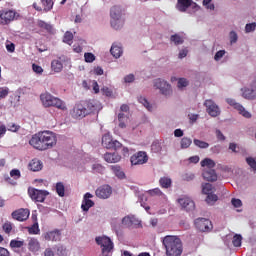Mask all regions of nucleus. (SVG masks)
Here are the masks:
<instances>
[{"instance_id":"obj_1","label":"nucleus","mask_w":256,"mask_h":256,"mask_svg":"<svg viewBox=\"0 0 256 256\" xmlns=\"http://www.w3.org/2000/svg\"><path fill=\"white\" fill-rule=\"evenodd\" d=\"M29 145L38 151H47L57 145V136L51 131L38 132L29 140Z\"/></svg>"},{"instance_id":"obj_2","label":"nucleus","mask_w":256,"mask_h":256,"mask_svg":"<svg viewBox=\"0 0 256 256\" xmlns=\"http://www.w3.org/2000/svg\"><path fill=\"white\" fill-rule=\"evenodd\" d=\"M167 256H181L183 254V242L178 236H165L162 239Z\"/></svg>"},{"instance_id":"obj_3","label":"nucleus","mask_w":256,"mask_h":256,"mask_svg":"<svg viewBox=\"0 0 256 256\" xmlns=\"http://www.w3.org/2000/svg\"><path fill=\"white\" fill-rule=\"evenodd\" d=\"M110 24L113 29H121L123 27L125 20L121 19L123 17V10L119 6H113L110 10Z\"/></svg>"},{"instance_id":"obj_4","label":"nucleus","mask_w":256,"mask_h":256,"mask_svg":"<svg viewBox=\"0 0 256 256\" xmlns=\"http://www.w3.org/2000/svg\"><path fill=\"white\" fill-rule=\"evenodd\" d=\"M97 245L102 249V256H109V253L113 251V241L107 236L96 237L95 239Z\"/></svg>"},{"instance_id":"obj_5","label":"nucleus","mask_w":256,"mask_h":256,"mask_svg":"<svg viewBox=\"0 0 256 256\" xmlns=\"http://www.w3.org/2000/svg\"><path fill=\"white\" fill-rule=\"evenodd\" d=\"M194 225L201 233H211L213 231V222L207 218H197Z\"/></svg>"},{"instance_id":"obj_6","label":"nucleus","mask_w":256,"mask_h":256,"mask_svg":"<svg viewBox=\"0 0 256 256\" xmlns=\"http://www.w3.org/2000/svg\"><path fill=\"white\" fill-rule=\"evenodd\" d=\"M28 195L32 201H36L37 203H44L45 199H47V196L49 195V191L29 188Z\"/></svg>"},{"instance_id":"obj_7","label":"nucleus","mask_w":256,"mask_h":256,"mask_svg":"<svg viewBox=\"0 0 256 256\" xmlns=\"http://www.w3.org/2000/svg\"><path fill=\"white\" fill-rule=\"evenodd\" d=\"M154 87L159 89L160 93L165 95V97H169V95L173 93V90H171V84L161 78L154 81Z\"/></svg>"},{"instance_id":"obj_8","label":"nucleus","mask_w":256,"mask_h":256,"mask_svg":"<svg viewBox=\"0 0 256 256\" xmlns=\"http://www.w3.org/2000/svg\"><path fill=\"white\" fill-rule=\"evenodd\" d=\"M17 12L9 9L0 11V25H9L11 21H15Z\"/></svg>"},{"instance_id":"obj_9","label":"nucleus","mask_w":256,"mask_h":256,"mask_svg":"<svg viewBox=\"0 0 256 256\" xmlns=\"http://www.w3.org/2000/svg\"><path fill=\"white\" fill-rule=\"evenodd\" d=\"M148 161L149 156H147V152L145 151H139L130 158L131 165H145Z\"/></svg>"},{"instance_id":"obj_10","label":"nucleus","mask_w":256,"mask_h":256,"mask_svg":"<svg viewBox=\"0 0 256 256\" xmlns=\"http://www.w3.org/2000/svg\"><path fill=\"white\" fill-rule=\"evenodd\" d=\"M204 106L206 107V111L210 117H219L221 115V110L219 106L215 104V102L211 99H208L204 102Z\"/></svg>"},{"instance_id":"obj_11","label":"nucleus","mask_w":256,"mask_h":256,"mask_svg":"<svg viewBox=\"0 0 256 256\" xmlns=\"http://www.w3.org/2000/svg\"><path fill=\"white\" fill-rule=\"evenodd\" d=\"M226 102L228 103V105H231V107L235 108L236 111H238L239 114L242 115V117H245L246 119H251V113L245 110V107H243V105L237 103L232 98H228Z\"/></svg>"},{"instance_id":"obj_12","label":"nucleus","mask_w":256,"mask_h":256,"mask_svg":"<svg viewBox=\"0 0 256 256\" xmlns=\"http://www.w3.org/2000/svg\"><path fill=\"white\" fill-rule=\"evenodd\" d=\"M11 215L12 219L23 222L29 219V215H31V212L27 208H20L18 210L13 211Z\"/></svg>"},{"instance_id":"obj_13","label":"nucleus","mask_w":256,"mask_h":256,"mask_svg":"<svg viewBox=\"0 0 256 256\" xmlns=\"http://www.w3.org/2000/svg\"><path fill=\"white\" fill-rule=\"evenodd\" d=\"M112 193L113 189L109 185H102L95 191V195L98 199H109Z\"/></svg>"},{"instance_id":"obj_14","label":"nucleus","mask_w":256,"mask_h":256,"mask_svg":"<svg viewBox=\"0 0 256 256\" xmlns=\"http://www.w3.org/2000/svg\"><path fill=\"white\" fill-rule=\"evenodd\" d=\"M41 4L43 7H41L37 2H34L32 7L36 11H43L44 13H49L51 9H53V0H41Z\"/></svg>"},{"instance_id":"obj_15","label":"nucleus","mask_w":256,"mask_h":256,"mask_svg":"<svg viewBox=\"0 0 256 256\" xmlns=\"http://www.w3.org/2000/svg\"><path fill=\"white\" fill-rule=\"evenodd\" d=\"M89 115V110L83 106V104H77L73 108L72 117L74 119H83V117H87Z\"/></svg>"},{"instance_id":"obj_16","label":"nucleus","mask_w":256,"mask_h":256,"mask_svg":"<svg viewBox=\"0 0 256 256\" xmlns=\"http://www.w3.org/2000/svg\"><path fill=\"white\" fill-rule=\"evenodd\" d=\"M178 203L181 205L182 209H184V211H187L188 213H191V211H195V202L189 197L178 199Z\"/></svg>"},{"instance_id":"obj_17","label":"nucleus","mask_w":256,"mask_h":256,"mask_svg":"<svg viewBox=\"0 0 256 256\" xmlns=\"http://www.w3.org/2000/svg\"><path fill=\"white\" fill-rule=\"evenodd\" d=\"M124 227H141V221L135 215H128L122 219Z\"/></svg>"},{"instance_id":"obj_18","label":"nucleus","mask_w":256,"mask_h":256,"mask_svg":"<svg viewBox=\"0 0 256 256\" xmlns=\"http://www.w3.org/2000/svg\"><path fill=\"white\" fill-rule=\"evenodd\" d=\"M91 198H93V195L89 192H87L84 195V199H83L82 205H81L82 211H89V208L93 207L95 205V202H93V200H91Z\"/></svg>"},{"instance_id":"obj_19","label":"nucleus","mask_w":256,"mask_h":256,"mask_svg":"<svg viewBox=\"0 0 256 256\" xmlns=\"http://www.w3.org/2000/svg\"><path fill=\"white\" fill-rule=\"evenodd\" d=\"M49 107H55L56 109H59L60 111H67V104L65 101L61 100L59 97H55L50 102Z\"/></svg>"},{"instance_id":"obj_20","label":"nucleus","mask_w":256,"mask_h":256,"mask_svg":"<svg viewBox=\"0 0 256 256\" xmlns=\"http://www.w3.org/2000/svg\"><path fill=\"white\" fill-rule=\"evenodd\" d=\"M45 241H61V231L53 230L44 234Z\"/></svg>"},{"instance_id":"obj_21","label":"nucleus","mask_w":256,"mask_h":256,"mask_svg":"<svg viewBox=\"0 0 256 256\" xmlns=\"http://www.w3.org/2000/svg\"><path fill=\"white\" fill-rule=\"evenodd\" d=\"M28 169L33 172L41 171V169H43V162L37 158H34L29 162Z\"/></svg>"},{"instance_id":"obj_22","label":"nucleus","mask_w":256,"mask_h":256,"mask_svg":"<svg viewBox=\"0 0 256 256\" xmlns=\"http://www.w3.org/2000/svg\"><path fill=\"white\" fill-rule=\"evenodd\" d=\"M191 5H193V0H178L176 8L181 13H185V11H187V8L191 7Z\"/></svg>"},{"instance_id":"obj_23","label":"nucleus","mask_w":256,"mask_h":256,"mask_svg":"<svg viewBox=\"0 0 256 256\" xmlns=\"http://www.w3.org/2000/svg\"><path fill=\"white\" fill-rule=\"evenodd\" d=\"M202 176L205 181L213 182L217 180V173L215 172L214 169L204 170Z\"/></svg>"},{"instance_id":"obj_24","label":"nucleus","mask_w":256,"mask_h":256,"mask_svg":"<svg viewBox=\"0 0 256 256\" xmlns=\"http://www.w3.org/2000/svg\"><path fill=\"white\" fill-rule=\"evenodd\" d=\"M104 160L106 161V163H119V161H121V155L117 154V153H105L104 154Z\"/></svg>"},{"instance_id":"obj_25","label":"nucleus","mask_w":256,"mask_h":256,"mask_svg":"<svg viewBox=\"0 0 256 256\" xmlns=\"http://www.w3.org/2000/svg\"><path fill=\"white\" fill-rule=\"evenodd\" d=\"M28 249L32 253H37L41 249V243L36 238H30L28 240Z\"/></svg>"},{"instance_id":"obj_26","label":"nucleus","mask_w":256,"mask_h":256,"mask_svg":"<svg viewBox=\"0 0 256 256\" xmlns=\"http://www.w3.org/2000/svg\"><path fill=\"white\" fill-rule=\"evenodd\" d=\"M54 97L55 96H53L49 92L42 93L40 95V100H41V103H42L43 107H49V105H50L51 101H53Z\"/></svg>"},{"instance_id":"obj_27","label":"nucleus","mask_w":256,"mask_h":256,"mask_svg":"<svg viewBox=\"0 0 256 256\" xmlns=\"http://www.w3.org/2000/svg\"><path fill=\"white\" fill-rule=\"evenodd\" d=\"M102 145L106 149H113V137L111 136V134H104L102 136Z\"/></svg>"},{"instance_id":"obj_28","label":"nucleus","mask_w":256,"mask_h":256,"mask_svg":"<svg viewBox=\"0 0 256 256\" xmlns=\"http://www.w3.org/2000/svg\"><path fill=\"white\" fill-rule=\"evenodd\" d=\"M110 53L113 55V57H115V59H119V57L123 55V48L117 44H113L110 49Z\"/></svg>"},{"instance_id":"obj_29","label":"nucleus","mask_w":256,"mask_h":256,"mask_svg":"<svg viewBox=\"0 0 256 256\" xmlns=\"http://www.w3.org/2000/svg\"><path fill=\"white\" fill-rule=\"evenodd\" d=\"M110 169L112 173H114V175L118 177V179H125V172H123V170L121 169V166L112 165L110 166Z\"/></svg>"},{"instance_id":"obj_30","label":"nucleus","mask_w":256,"mask_h":256,"mask_svg":"<svg viewBox=\"0 0 256 256\" xmlns=\"http://www.w3.org/2000/svg\"><path fill=\"white\" fill-rule=\"evenodd\" d=\"M51 69L55 73H61L63 71V63L60 60H53L51 62Z\"/></svg>"},{"instance_id":"obj_31","label":"nucleus","mask_w":256,"mask_h":256,"mask_svg":"<svg viewBox=\"0 0 256 256\" xmlns=\"http://www.w3.org/2000/svg\"><path fill=\"white\" fill-rule=\"evenodd\" d=\"M242 97H244V99H250V100L256 99L255 90L249 89V88L244 89L242 93Z\"/></svg>"},{"instance_id":"obj_32","label":"nucleus","mask_w":256,"mask_h":256,"mask_svg":"<svg viewBox=\"0 0 256 256\" xmlns=\"http://www.w3.org/2000/svg\"><path fill=\"white\" fill-rule=\"evenodd\" d=\"M118 121H119V127L120 129H125V127H127V121H129V117H127L125 114L123 113H119L118 114Z\"/></svg>"},{"instance_id":"obj_33","label":"nucleus","mask_w":256,"mask_h":256,"mask_svg":"<svg viewBox=\"0 0 256 256\" xmlns=\"http://www.w3.org/2000/svg\"><path fill=\"white\" fill-rule=\"evenodd\" d=\"M159 184L162 187V189H169L171 187L172 181L169 177H162L159 180Z\"/></svg>"},{"instance_id":"obj_34","label":"nucleus","mask_w":256,"mask_h":256,"mask_svg":"<svg viewBox=\"0 0 256 256\" xmlns=\"http://www.w3.org/2000/svg\"><path fill=\"white\" fill-rule=\"evenodd\" d=\"M55 189L59 197H65V185L63 182H57Z\"/></svg>"},{"instance_id":"obj_35","label":"nucleus","mask_w":256,"mask_h":256,"mask_svg":"<svg viewBox=\"0 0 256 256\" xmlns=\"http://www.w3.org/2000/svg\"><path fill=\"white\" fill-rule=\"evenodd\" d=\"M171 43H174V45H183L185 40H183V37L179 36V34H174L170 37Z\"/></svg>"},{"instance_id":"obj_36","label":"nucleus","mask_w":256,"mask_h":256,"mask_svg":"<svg viewBox=\"0 0 256 256\" xmlns=\"http://www.w3.org/2000/svg\"><path fill=\"white\" fill-rule=\"evenodd\" d=\"M191 143H193L191 138L183 137L180 141V147L181 149H189V147H191Z\"/></svg>"},{"instance_id":"obj_37","label":"nucleus","mask_w":256,"mask_h":256,"mask_svg":"<svg viewBox=\"0 0 256 256\" xmlns=\"http://www.w3.org/2000/svg\"><path fill=\"white\" fill-rule=\"evenodd\" d=\"M38 27H40V29H45V31H47L48 33H51V31H53V26L43 20L38 21Z\"/></svg>"},{"instance_id":"obj_38","label":"nucleus","mask_w":256,"mask_h":256,"mask_svg":"<svg viewBox=\"0 0 256 256\" xmlns=\"http://www.w3.org/2000/svg\"><path fill=\"white\" fill-rule=\"evenodd\" d=\"M63 43H66L67 45H73V33L71 31L65 32Z\"/></svg>"},{"instance_id":"obj_39","label":"nucleus","mask_w":256,"mask_h":256,"mask_svg":"<svg viewBox=\"0 0 256 256\" xmlns=\"http://www.w3.org/2000/svg\"><path fill=\"white\" fill-rule=\"evenodd\" d=\"M219 197L217 196V194H207L206 197V203L208 205H215V203H217Z\"/></svg>"},{"instance_id":"obj_40","label":"nucleus","mask_w":256,"mask_h":256,"mask_svg":"<svg viewBox=\"0 0 256 256\" xmlns=\"http://www.w3.org/2000/svg\"><path fill=\"white\" fill-rule=\"evenodd\" d=\"M201 167H208V169H213V167H215V161L210 158H205L201 161Z\"/></svg>"},{"instance_id":"obj_41","label":"nucleus","mask_w":256,"mask_h":256,"mask_svg":"<svg viewBox=\"0 0 256 256\" xmlns=\"http://www.w3.org/2000/svg\"><path fill=\"white\" fill-rule=\"evenodd\" d=\"M193 143L196 147L199 149H209V143L199 140V139H194Z\"/></svg>"},{"instance_id":"obj_42","label":"nucleus","mask_w":256,"mask_h":256,"mask_svg":"<svg viewBox=\"0 0 256 256\" xmlns=\"http://www.w3.org/2000/svg\"><path fill=\"white\" fill-rule=\"evenodd\" d=\"M39 223L35 222L31 227H28V233L30 235H39L40 233Z\"/></svg>"},{"instance_id":"obj_43","label":"nucleus","mask_w":256,"mask_h":256,"mask_svg":"<svg viewBox=\"0 0 256 256\" xmlns=\"http://www.w3.org/2000/svg\"><path fill=\"white\" fill-rule=\"evenodd\" d=\"M212 191H213V185H211L210 183L202 184V193H204V195H211Z\"/></svg>"},{"instance_id":"obj_44","label":"nucleus","mask_w":256,"mask_h":256,"mask_svg":"<svg viewBox=\"0 0 256 256\" xmlns=\"http://www.w3.org/2000/svg\"><path fill=\"white\" fill-rule=\"evenodd\" d=\"M138 101H139V103H141L144 107H146L148 111H152V110H153V106H151V104L149 103V101H148L145 97L140 96V97L138 98Z\"/></svg>"},{"instance_id":"obj_45","label":"nucleus","mask_w":256,"mask_h":256,"mask_svg":"<svg viewBox=\"0 0 256 256\" xmlns=\"http://www.w3.org/2000/svg\"><path fill=\"white\" fill-rule=\"evenodd\" d=\"M54 256H67V249L63 246H56Z\"/></svg>"},{"instance_id":"obj_46","label":"nucleus","mask_w":256,"mask_h":256,"mask_svg":"<svg viewBox=\"0 0 256 256\" xmlns=\"http://www.w3.org/2000/svg\"><path fill=\"white\" fill-rule=\"evenodd\" d=\"M92 171H93L94 173H99L100 175H103V173H105V168H104V166L101 165V164H94V165L92 166Z\"/></svg>"},{"instance_id":"obj_47","label":"nucleus","mask_w":256,"mask_h":256,"mask_svg":"<svg viewBox=\"0 0 256 256\" xmlns=\"http://www.w3.org/2000/svg\"><path fill=\"white\" fill-rule=\"evenodd\" d=\"M241 241H243V237L239 234H235L232 240V244L234 247H241Z\"/></svg>"},{"instance_id":"obj_48","label":"nucleus","mask_w":256,"mask_h":256,"mask_svg":"<svg viewBox=\"0 0 256 256\" xmlns=\"http://www.w3.org/2000/svg\"><path fill=\"white\" fill-rule=\"evenodd\" d=\"M146 193H147L148 195H150L151 197H155V195H156L157 197H161V195H163V192H162L161 189H159V188H154V189H152V190H148V191H146Z\"/></svg>"},{"instance_id":"obj_49","label":"nucleus","mask_w":256,"mask_h":256,"mask_svg":"<svg viewBox=\"0 0 256 256\" xmlns=\"http://www.w3.org/2000/svg\"><path fill=\"white\" fill-rule=\"evenodd\" d=\"M25 245V242L19 241V240H11L10 247L14 249H20V247H23Z\"/></svg>"},{"instance_id":"obj_50","label":"nucleus","mask_w":256,"mask_h":256,"mask_svg":"<svg viewBox=\"0 0 256 256\" xmlns=\"http://www.w3.org/2000/svg\"><path fill=\"white\" fill-rule=\"evenodd\" d=\"M2 229L7 235H9L11 231H13V224H11V222H5Z\"/></svg>"},{"instance_id":"obj_51","label":"nucleus","mask_w":256,"mask_h":256,"mask_svg":"<svg viewBox=\"0 0 256 256\" xmlns=\"http://www.w3.org/2000/svg\"><path fill=\"white\" fill-rule=\"evenodd\" d=\"M189 85V80L187 78H179L177 87L178 89H183V87H187Z\"/></svg>"},{"instance_id":"obj_52","label":"nucleus","mask_w":256,"mask_h":256,"mask_svg":"<svg viewBox=\"0 0 256 256\" xmlns=\"http://www.w3.org/2000/svg\"><path fill=\"white\" fill-rule=\"evenodd\" d=\"M7 128H8V131H12V133H17V131L21 129V126L15 123H10L7 125Z\"/></svg>"},{"instance_id":"obj_53","label":"nucleus","mask_w":256,"mask_h":256,"mask_svg":"<svg viewBox=\"0 0 256 256\" xmlns=\"http://www.w3.org/2000/svg\"><path fill=\"white\" fill-rule=\"evenodd\" d=\"M84 58L86 63H93V61H95V55L90 52L85 53Z\"/></svg>"},{"instance_id":"obj_54","label":"nucleus","mask_w":256,"mask_h":256,"mask_svg":"<svg viewBox=\"0 0 256 256\" xmlns=\"http://www.w3.org/2000/svg\"><path fill=\"white\" fill-rule=\"evenodd\" d=\"M246 162L249 165V167H251V169H253V171H256V161L254 158L248 157V158H246Z\"/></svg>"},{"instance_id":"obj_55","label":"nucleus","mask_w":256,"mask_h":256,"mask_svg":"<svg viewBox=\"0 0 256 256\" xmlns=\"http://www.w3.org/2000/svg\"><path fill=\"white\" fill-rule=\"evenodd\" d=\"M86 109H87V111H88L89 114H90V113H93V111H95V109H97V106H95V104H93V102L88 101V102L86 103Z\"/></svg>"},{"instance_id":"obj_56","label":"nucleus","mask_w":256,"mask_h":256,"mask_svg":"<svg viewBox=\"0 0 256 256\" xmlns=\"http://www.w3.org/2000/svg\"><path fill=\"white\" fill-rule=\"evenodd\" d=\"M10 176L14 179H20L21 178V171L19 169H13L10 171Z\"/></svg>"},{"instance_id":"obj_57","label":"nucleus","mask_w":256,"mask_h":256,"mask_svg":"<svg viewBox=\"0 0 256 256\" xmlns=\"http://www.w3.org/2000/svg\"><path fill=\"white\" fill-rule=\"evenodd\" d=\"M255 28H256V23L255 22L250 23V24H246L245 31H246V33H251L253 31H255Z\"/></svg>"},{"instance_id":"obj_58","label":"nucleus","mask_w":256,"mask_h":256,"mask_svg":"<svg viewBox=\"0 0 256 256\" xmlns=\"http://www.w3.org/2000/svg\"><path fill=\"white\" fill-rule=\"evenodd\" d=\"M9 95V88H0V99H5Z\"/></svg>"},{"instance_id":"obj_59","label":"nucleus","mask_w":256,"mask_h":256,"mask_svg":"<svg viewBox=\"0 0 256 256\" xmlns=\"http://www.w3.org/2000/svg\"><path fill=\"white\" fill-rule=\"evenodd\" d=\"M224 56H225V50H219L218 52H216L214 59L215 61H219L220 59H223Z\"/></svg>"},{"instance_id":"obj_60","label":"nucleus","mask_w":256,"mask_h":256,"mask_svg":"<svg viewBox=\"0 0 256 256\" xmlns=\"http://www.w3.org/2000/svg\"><path fill=\"white\" fill-rule=\"evenodd\" d=\"M238 39H239V37L237 36L236 32L231 31L230 32V43H231V45H233V43H235Z\"/></svg>"},{"instance_id":"obj_61","label":"nucleus","mask_w":256,"mask_h":256,"mask_svg":"<svg viewBox=\"0 0 256 256\" xmlns=\"http://www.w3.org/2000/svg\"><path fill=\"white\" fill-rule=\"evenodd\" d=\"M32 69H33L34 73H38V75H41V73H43V67H41L37 64H33Z\"/></svg>"},{"instance_id":"obj_62","label":"nucleus","mask_w":256,"mask_h":256,"mask_svg":"<svg viewBox=\"0 0 256 256\" xmlns=\"http://www.w3.org/2000/svg\"><path fill=\"white\" fill-rule=\"evenodd\" d=\"M231 203H232V205H233L234 207H236V208H239V207H241V206L243 205V202H241V200H240V199H237V198H233V199L231 200Z\"/></svg>"},{"instance_id":"obj_63","label":"nucleus","mask_w":256,"mask_h":256,"mask_svg":"<svg viewBox=\"0 0 256 256\" xmlns=\"http://www.w3.org/2000/svg\"><path fill=\"white\" fill-rule=\"evenodd\" d=\"M121 147H123V144H121V142H119L117 140L112 141V148L111 149H115V151H117V149H121Z\"/></svg>"},{"instance_id":"obj_64","label":"nucleus","mask_w":256,"mask_h":256,"mask_svg":"<svg viewBox=\"0 0 256 256\" xmlns=\"http://www.w3.org/2000/svg\"><path fill=\"white\" fill-rule=\"evenodd\" d=\"M229 149L232 151V153H239V146H237L235 143H230Z\"/></svg>"}]
</instances>
